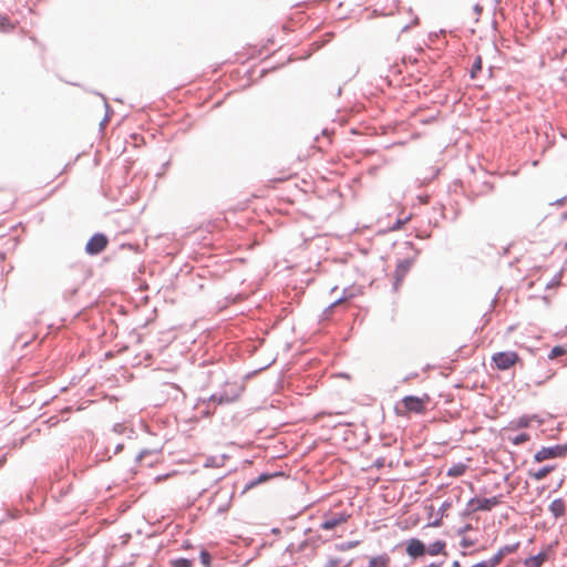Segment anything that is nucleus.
Segmentation results:
<instances>
[{"label": "nucleus", "mask_w": 567, "mask_h": 567, "mask_svg": "<svg viewBox=\"0 0 567 567\" xmlns=\"http://www.w3.org/2000/svg\"><path fill=\"white\" fill-rule=\"evenodd\" d=\"M430 403V396L408 395L401 400L400 406L396 408V413L402 416H409L411 413L424 414L426 406Z\"/></svg>", "instance_id": "1"}, {"label": "nucleus", "mask_w": 567, "mask_h": 567, "mask_svg": "<svg viewBox=\"0 0 567 567\" xmlns=\"http://www.w3.org/2000/svg\"><path fill=\"white\" fill-rule=\"evenodd\" d=\"M522 362L519 354L515 351H501L492 355V363L497 370H508Z\"/></svg>", "instance_id": "2"}, {"label": "nucleus", "mask_w": 567, "mask_h": 567, "mask_svg": "<svg viewBox=\"0 0 567 567\" xmlns=\"http://www.w3.org/2000/svg\"><path fill=\"white\" fill-rule=\"evenodd\" d=\"M502 503V496L496 495L491 498L473 497L467 503L468 513L489 512Z\"/></svg>", "instance_id": "3"}, {"label": "nucleus", "mask_w": 567, "mask_h": 567, "mask_svg": "<svg viewBox=\"0 0 567 567\" xmlns=\"http://www.w3.org/2000/svg\"><path fill=\"white\" fill-rule=\"evenodd\" d=\"M566 453L567 446H564V444L544 446L534 454V461L537 463H542L546 460L565 457Z\"/></svg>", "instance_id": "4"}, {"label": "nucleus", "mask_w": 567, "mask_h": 567, "mask_svg": "<svg viewBox=\"0 0 567 567\" xmlns=\"http://www.w3.org/2000/svg\"><path fill=\"white\" fill-rule=\"evenodd\" d=\"M109 244V239L103 234H95L85 245V251L89 255H97L102 252Z\"/></svg>", "instance_id": "5"}, {"label": "nucleus", "mask_w": 567, "mask_h": 567, "mask_svg": "<svg viewBox=\"0 0 567 567\" xmlns=\"http://www.w3.org/2000/svg\"><path fill=\"white\" fill-rule=\"evenodd\" d=\"M405 551L411 558H419L426 554V547L424 543L417 538H411L406 543Z\"/></svg>", "instance_id": "6"}, {"label": "nucleus", "mask_w": 567, "mask_h": 567, "mask_svg": "<svg viewBox=\"0 0 567 567\" xmlns=\"http://www.w3.org/2000/svg\"><path fill=\"white\" fill-rule=\"evenodd\" d=\"M349 518V515L344 513L334 514L330 517L324 518V520L321 523V528L324 530H331L334 527L346 523Z\"/></svg>", "instance_id": "7"}, {"label": "nucleus", "mask_w": 567, "mask_h": 567, "mask_svg": "<svg viewBox=\"0 0 567 567\" xmlns=\"http://www.w3.org/2000/svg\"><path fill=\"white\" fill-rule=\"evenodd\" d=\"M549 512L553 514L555 518H559L565 516L566 514V504L563 498L554 499L549 505Z\"/></svg>", "instance_id": "8"}, {"label": "nucleus", "mask_w": 567, "mask_h": 567, "mask_svg": "<svg viewBox=\"0 0 567 567\" xmlns=\"http://www.w3.org/2000/svg\"><path fill=\"white\" fill-rule=\"evenodd\" d=\"M445 548V540H435L426 548V553L431 556L446 555Z\"/></svg>", "instance_id": "9"}, {"label": "nucleus", "mask_w": 567, "mask_h": 567, "mask_svg": "<svg viewBox=\"0 0 567 567\" xmlns=\"http://www.w3.org/2000/svg\"><path fill=\"white\" fill-rule=\"evenodd\" d=\"M547 560V554L545 551L539 553L536 556L528 557L524 560L525 567H540Z\"/></svg>", "instance_id": "10"}, {"label": "nucleus", "mask_w": 567, "mask_h": 567, "mask_svg": "<svg viewBox=\"0 0 567 567\" xmlns=\"http://www.w3.org/2000/svg\"><path fill=\"white\" fill-rule=\"evenodd\" d=\"M556 468L555 465H548L544 466L537 471H529L528 475L535 480V481H542L544 480L550 472H553Z\"/></svg>", "instance_id": "11"}, {"label": "nucleus", "mask_w": 567, "mask_h": 567, "mask_svg": "<svg viewBox=\"0 0 567 567\" xmlns=\"http://www.w3.org/2000/svg\"><path fill=\"white\" fill-rule=\"evenodd\" d=\"M466 470H467L466 464L457 463V464L452 465L447 470L446 474H447V476H451V477H460L465 474Z\"/></svg>", "instance_id": "12"}, {"label": "nucleus", "mask_w": 567, "mask_h": 567, "mask_svg": "<svg viewBox=\"0 0 567 567\" xmlns=\"http://www.w3.org/2000/svg\"><path fill=\"white\" fill-rule=\"evenodd\" d=\"M390 557L388 555L377 556L370 559V567H388Z\"/></svg>", "instance_id": "13"}, {"label": "nucleus", "mask_w": 567, "mask_h": 567, "mask_svg": "<svg viewBox=\"0 0 567 567\" xmlns=\"http://www.w3.org/2000/svg\"><path fill=\"white\" fill-rule=\"evenodd\" d=\"M410 269V262L408 260L400 261L395 269V277L401 280Z\"/></svg>", "instance_id": "14"}, {"label": "nucleus", "mask_w": 567, "mask_h": 567, "mask_svg": "<svg viewBox=\"0 0 567 567\" xmlns=\"http://www.w3.org/2000/svg\"><path fill=\"white\" fill-rule=\"evenodd\" d=\"M238 398V393H235L233 394L231 396H228V395H212L209 401L212 402H217L218 404H223V403H230L233 401H235L236 399Z\"/></svg>", "instance_id": "15"}, {"label": "nucleus", "mask_w": 567, "mask_h": 567, "mask_svg": "<svg viewBox=\"0 0 567 567\" xmlns=\"http://www.w3.org/2000/svg\"><path fill=\"white\" fill-rule=\"evenodd\" d=\"M482 71V58L477 55L471 68V76L475 79L477 74Z\"/></svg>", "instance_id": "16"}, {"label": "nucleus", "mask_w": 567, "mask_h": 567, "mask_svg": "<svg viewBox=\"0 0 567 567\" xmlns=\"http://www.w3.org/2000/svg\"><path fill=\"white\" fill-rule=\"evenodd\" d=\"M530 440V436L527 434V433H520V434H517L513 437H509V441L514 444V445H520L527 441Z\"/></svg>", "instance_id": "17"}, {"label": "nucleus", "mask_w": 567, "mask_h": 567, "mask_svg": "<svg viewBox=\"0 0 567 567\" xmlns=\"http://www.w3.org/2000/svg\"><path fill=\"white\" fill-rule=\"evenodd\" d=\"M272 475H268V474H261L259 477H257L256 480L251 481L247 486H246V489H250L255 486H257L258 484H261L266 481H268L269 478H271Z\"/></svg>", "instance_id": "18"}, {"label": "nucleus", "mask_w": 567, "mask_h": 567, "mask_svg": "<svg viewBox=\"0 0 567 567\" xmlns=\"http://www.w3.org/2000/svg\"><path fill=\"white\" fill-rule=\"evenodd\" d=\"M566 353V349L561 346H556L551 349V351L548 354V358L550 360L556 359L558 357H561Z\"/></svg>", "instance_id": "19"}, {"label": "nucleus", "mask_w": 567, "mask_h": 567, "mask_svg": "<svg viewBox=\"0 0 567 567\" xmlns=\"http://www.w3.org/2000/svg\"><path fill=\"white\" fill-rule=\"evenodd\" d=\"M504 557H505V556L503 555V553H502L501 550H498V551H497V553H496V554H495L491 559H488L487 561H488V564H489V566H491V567H496V566H498V565L502 563V560L504 559Z\"/></svg>", "instance_id": "20"}, {"label": "nucleus", "mask_w": 567, "mask_h": 567, "mask_svg": "<svg viewBox=\"0 0 567 567\" xmlns=\"http://www.w3.org/2000/svg\"><path fill=\"white\" fill-rule=\"evenodd\" d=\"M172 567H193L192 561L186 558H178L171 561Z\"/></svg>", "instance_id": "21"}, {"label": "nucleus", "mask_w": 567, "mask_h": 567, "mask_svg": "<svg viewBox=\"0 0 567 567\" xmlns=\"http://www.w3.org/2000/svg\"><path fill=\"white\" fill-rule=\"evenodd\" d=\"M200 563L206 566V567H210L212 565V556L209 555L208 551L206 550H203L200 553Z\"/></svg>", "instance_id": "22"}, {"label": "nucleus", "mask_w": 567, "mask_h": 567, "mask_svg": "<svg viewBox=\"0 0 567 567\" xmlns=\"http://www.w3.org/2000/svg\"><path fill=\"white\" fill-rule=\"evenodd\" d=\"M518 546H519V544L516 543L514 545L504 546V547L499 548V550L503 553L504 556H506L507 554L516 551Z\"/></svg>", "instance_id": "23"}, {"label": "nucleus", "mask_w": 567, "mask_h": 567, "mask_svg": "<svg viewBox=\"0 0 567 567\" xmlns=\"http://www.w3.org/2000/svg\"><path fill=\"white\" fill-rule=\"evenodd\" d=\"M8 29H12L13 25L10 23L9 19L0 18V29L6 31Z\"/></svg>", "instance_id": "24"}, {"label": "nucleus", "mask_w": 567, "mask_h": 567, "mask_svg": "<svg viewBox=\"0 0 567 567\" xmlns=\"http://www.w3.org/2000/svg\"><path fill=\"white\" fill-rule=\"evenodd\" d=\"M357 545H358V542H350V543L340 545L339 548H340V550H348V549L354 548Z\"/></svg>", "instance_id": "25"}, {"label": "nucleus", "mask_w": 567, "mask_h": 567, "mask_svg": "<svg viewBox=\"0 0 567 567\" xmlns=\"http://www.w3.org/2000/svg\"><path fill=\"white\" fill-rule=\"evenodd\" d=\"M472 567H491V566L487 560H484V561H480V563L473 565Z\"/></svg>", "instance_id": "26"}, {"label": "nucleus", "mask_w": 567, "mask_h": 567, "mask_svg": "<svg viewBox=\"0 0 567 567\" xmlns=\"http://www.w3.org/2000/svg\"><path fill=\"white\" fill-rule=\"evenodd\" d=\"M339 563L340 561L336 559L334 561H331L327 567H338Z\"/></svg>", "instance_id": "27"}, {"label": "nucleus", "mask_w": 567, "mask_h": 567, "mask_svg": "<svg viewBox=\"0 0 567 567\" xmlns=\"http://www.w3.org/2000/svg\"><path fill=\"white\" fill-rule=\"evenodd\" d=\"M520 426H527V422H520Z\"/></svg>", "instance_id": "28"}, {"label": "nucleus", "mask_w": 567, "mask_h": 567, "mask_svg": "<svg viewBox=\"0 0 567 567\" xmlns=\"http://www.w3.org/2000/svg\"><path fill=\"white\" fill-rule=\"evenodd\" d=\"M564 446H567V443H566V444H564Z\"/></svg>", "instance_id": "29"}]
</instances>
